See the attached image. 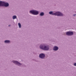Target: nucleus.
<instances>
[{
	"instance_id": "nucleus-1",
	"label": "nucleus",
	"mask_w": 76,
	"mask_h": 76,
	"mask_svg": "<svg viewBox=\"0 0 76 76\" xmlns=\"http://www.w3.org/2000/svg\"><path fill=\"white\" fill-rule=\"evenodd\" d=\"M50 15H54L55 16H64V15L63 13L60 11L56 12L54 13V12L53 11H50L49 12Z\"/></svg>"
},
{
	"instance_id": "nucleus-2",
	"label": "nucleus",
	"mask_w": 76,
	"mask_h": 76,
	"mask_svg": "<svg viewBox=\"0 0 76 76\" xmlns=\"http://www.w3.org/2000/svg\"><path fill=\"white\" fill-rule=\"evenodd\" d=\"M9 7V4L4 1H0V7Z\"/></svg>"
},
{
	"instance_id": "nucleus-3",
	"label": "nucleus",
	"mask_w": 76,
	"mask_h": 76,
	"mask_svg": "<svg viewBox=\"0 0 76 76\" xmlns=\"http://www.w3.org/2000/svg\"><path fill=\"white\" fill-rule=\"evenodd\" d=\"M30 13L33 15H38L39 14V11L35 10H31L29 11Z\"/></svg>"
},
{
	"instance_id": "nucleus-4",
	"label": "nucleus",
	"mask_w": 76,
	"mask_h": 76,
	"mask_svg": "<svg viewBox=\"0 0 76 76\" xmlns=\"http://www.w3.org/2000/svg\"><path fill=\"white\" fill-rule=\"evenodd\" d=\"M40 48L42 49L43 50H49V46H45L44 45H40Z\"/></svg>"
},
{
	"instance_id": "nucleus-5",
	"label": "nucleus",
	"mask_w": 76,
	"mask_h": 76,
	"mask_svg": "<svg viewBox=\"0 0 76 76\" xmlns=\"http://www.w3.org/2000/svg\"><path fill=\"white\" fill-rule=\"evenodd\" d=\"M66 34L67 35L70 36L72 35L73 34V33L72 31H68L67 32Z\"/></svg>"
},
{
	"instance_id": "nucleus-6",
	"label": "nucleus",
	"mask_w": 76,
	"mask_h": 76,
	"mask_svg": "<svg viewBox=\"0 0 76 76\" xmlns=\"http://www.w3.org/2000/svg\"><path fill=\"white\" fill-rule=\"evenodd\" d=\"M39 57L40 58H44L45 57V55L42 53L41 54H40Z\"/></svg>"
},
{
	"instance_id": "nucleus-7",
	"label": "nucleus",
	"mask_w": 76,
	"mask_h": 76,
	"mask_svg": "<svg viewBox=\"0 0 76 76\" xmlns=\"http://www.w3.org/2000/svg\"><path fill=\"white\" fill-rule=\"evenodd\" d=\"M13 62L14 63H15V64H18V66H20L21 65H22L21 64L19 63V62H18L17 61H13Z\"/></svg>"
},
{
	"instance_id": "nucleus-8",
	"label": "nucleus",
	"mask_w": 76,
	"mask_h": 76,
	"mask_svg": "<svg viewBox=\"0 0 76 76\" xmlns=\"http://www.w3.org/2000/svg\"><path fill=\"white\" fill-rule=\"evenodd\" d=\"M53 50L55 51H57V50H58V48L57 46H55L54 47Z\"/></svg>"
},
{
	"instance_id": "nucleus-9",
	"label": "nucleus",
	"mask_w": 76,
	"mask_h": 76,
	"mask_svg": "<svg viewBox=\"0 0 76 76\" xmlns=\"http://www.w3.org/2000/svg\"><path fill=\"white\" fill-rule=\"evenodd\" d=\"M39 15L40 16H43L44 15V13L43 12H42L40 13Z\"/></svg>"
},
{
	"instance_id": "nucleus-10",
	"label": "nucleus",
	"mask_w": 76,
	"mask_h": 76,
	"mask_svg": "<svg viewBox=\"0 0 76 76\" xmlns=\"http://www.w3.org/2000/svg\"><path fill=\"white\" fill-rule=\"evenodd\" d=\"M12 19H18V18H17V16L16 15H13L12 17Z\"/></svg>"
},
{
	"instance_id": "nucleus-11",
	"label": "nucleus",
	"mask_w": 76,
	"mask_h": 76,
	"mask_svg": "<svg viewBox=\"0 0 76 76\" xmlns=\"http://www.w3.org/2000/svg\"><path fill=\"white\" fill-rule=\"evenodd\" d=\"M5 43H10V41H9V40H5Z\"/></svg>"
},
{
	"instance_id": "nucleus-12",
	"label": "nucleus",
	"mask_w": 76,
	"mask_h": 76,
	"mask_svg": "<svg viewBox=\"0 0 76 76\" xmlns=\"http://www.w3.org/2000/svg\"><path fill=\"white\" fill-rule=\"evenodd\" d=\"M18 26H19V28H21V24H20V23H18Z\"/></svg>"
},
{
	"instance_id": "nucleus-13",
	"label": "nucleus",
	"mask_w": 76,
	"mask_h": 76,
	"mask_svg": "<svg viewBox=\"0 0 76 76\" xmlns=\"http://www.w3.org/2000/svg\"><path fill=\"white\" fill-rule=\"evenodd\" d=\"M73 16H76V14H74V15H73Z\"/></svg>"
},
{
	"instance_id": "nucleus-14",
	"label": "nucleus",
	"mask_w": 76,
	"mask_h": 76,
	"mask_svg": "<svg viewBox=\"0 0 76 76\" xmlns=\"http://www.w3.org/2000/svg\"><path fill=\"white\" fill-rule=\"evenodd\" d=\"M74 65L75 66H76V63H75L74 64Z\"/></svg>"
},
{
	"instance_id": "nucleus-15",
	"label": "nucleus",
	"mask_w": 76,
	"mask_h": 76,
	"mask_svg": "<svg viewBox=\"0 0 76 76\" xmlns=\"http://www.w3.org/2000/svg\"><path fill=\"white\" fill-rule=\"evenodd\" d=\"M10 26H11V25H9L8 27H9Z\"/></svg>"
},
{
	"instance_id": "nucleus-16",
	"label": "nucleus",
	"mask_w": 76,
	"mask_h": 76,
	"mask_svg": "<svg viewBox=\"0 0 76 76\" xmlns=\"http://www.w3.org/2000/svg\"><path fill=\"white\" fill-rule=\"evenodd\" d=\"M75 13H76V11L75 12Z\"/></svg>"
}]
</instances>
